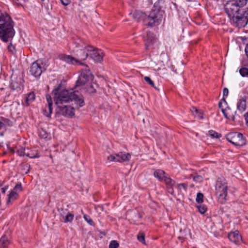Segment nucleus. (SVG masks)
Here are the masks:
<instances>
[{
  "label": "nucleus",
  "mask_w": 248,
  "mask_h": 248,
  "mask_svg": "<svg viewBox=\"0 0 248 248\" xmlns=\"http://www.w3.org/2000/svg\"><path fill=\"white\" fill-rule=\"evenodd\" d=\"M60 86L61 85L55 88L52 92L55 103L57 107L72 101H75V104L78 105V108L84 105V99L81 95L79 94L78 92L74 91L73 90L60 91Z\"/></svg>",
  "instance_id": "f257e3e1"
},
{
  "label": "nucleus",
  "mask_w": 248,
  "mask_h": 248,
  "mask_svg": "<svg viewBox=\"0 0 248 248\" xmlns=\"http://www.w3.org/2000/svg\"><path fill=\"white\" fill-rule=\"evenodd\" d=\"M164 13L159 6L155 5L148 16L140 11H136L133 14L132 16L137 22L142 20L147 26L153 27L160 23Z\"/></svg>",
  "instance_id": "f03ea898"
},
{
  "label": "nucleus",
  "mask_w": 248,
  "mask_h": 248,
  "mask_svg": "<svg viewBox=\"0 0 248 248\" xmlns=\"http://www.w3.org/2000/svg\"><path fill=\"white\" fill-rule=\"evenodd\" d=\"M231 21L238 28L244 27L248 23V7L239 12Z\"/></svg>",
  "instance_id": "7ed1b4c3"
},
{
  "label": "nucleus",
  "mask_w": 248,
  "mask_h": 248,
  "mask_svg": "<svg viewBox=\"0 0 248 248\" xmlns=\"http://www.w3.org/2000/svg\"><path fill=\"white\" fill-rule=\"evenodd\" d=\"M241 7L233 0H228L224 4V11L230 20L236 14H238V13L241 11Z\"/></svg>",
  "instance_id": "20e7f679"
},
{
  "label": "nucleus",
  "mask_w": 248,
  "mask_h": 248,
  "mask_svg": "<svg viewBox=\"0 0 248 248\" xmlns=\"http://www.w3.org/2000/svg\"><path fill=\"white\" fill-rule=\"evenodd\" d=\"M228 186L225 180L217 181L216 184V194L218 200L224 202L227 194Z\"/></svg>",
  "instance_id": "39448f33"
},
{
  "label": "nucleus",
  "mask_w": 248,
  "mask_h": 248,
  "mask_svg": "<svg viewBox=\"0 0 248 248\" xmlns=\"http://www.w3.org/2000/svg\"><path fill=\"white\" fill-rule=\"evenodd\" d=\"M227 140L235 146H241L246 144L243 135L238 132H232L226 135Z\"/></svg>",
  "instance_id": "423d86ee"
},
{
  "label": "nucleus",
  "mask_w": 248,
  "mask_h": 248,
  "mask_svg": "<svg viewBox=\"0 0 248 248\" xmlns=\"http://www.w3.org/2000/svg\"><path fill=\"white\" fill-rule=\"evenodd\" d=\"M85 50L89 52V56L95 62H100L103 60V52L101 50L94 48L92 46H85Z\"/></svg>",
  "instance_id": "0eeeda50"
},
{
  "label": "nucleus",
  "mask_w": 248,
  "mask_h": 248,
  "mask_svg": "<svg viewBox=\"0 0 248 248\" xmlns=\"http://www.w3.org/2000/svg\"><path fill=\"white\" fill-rule=\"evenodd\" d=\"M93 78V75L91 74L90 70L86 67L85 69L82 71L77 81L76 85L77 86H82L90 80H92Z\"/></svg>",
  "instance_id": "6e6552de"
},
{
  "label": "nucleus",
  "mask_w": 248,
  "mask_h": 248,
  "mask_svg": "<svg viewBox=\"0 0 248 248\" xmlns=\"http://www.w3.org/2000/svg\"><path fill=\"white\" fill-rule=\"evenodd\" d=\"M44 70H45V68L43 63L41 62V61L37 60L31 65L30 72L31 75L38 78L40 76Z\"/></svg>",
  "instance_id": "1a4fd4ad"
},
{
  "label": "nucleus",
  "mask_w": 248,
  "mask_h": 248,
  "mask_svg": "<svg viewBox=\"0 0 248 248\" xmlns=\"http://www.w3.org/2000/svg\"><path fill=\"white\" fill-rule=\"evenodd\" d=\"M131 157V155L129 153L125 152H120L118 154L111 155L108 157V160L109 162H124L129 161Z\"/></svg>",
  "instance_id": "9d476101"
},
{
  "label": "nucleus",
  "mask_w": 248,
  "mask_h": 248,
  "mask_svg": "<svg viewBox=\"0 0 248 248\" xmlns=\"http://www.w3.org/2000/svg\"><path fill=\"white\" fill-rule=\"evenodd\" d=\"M57 110V113L67 118H72L75 116L74 108L70 106H59Z\"/></svg>",
  "instance_id": "9b49d317"
},
{
  "label": "nucleus",
  "mask_w": 248,
  "mask_h": 248,
  "mask_svg": "<svg viewBox=\"0 0 248 248\" xmlns=\"http://www.w3.org/2000/svg\"><path fill=\"white\" fill-rule=\"evenodd\" d=\"M59 214L64 223L71 222L74 218V215L70 213L67 209L61 208L59 209Z\"/></svg>",
  "instance_id": "f8f14e48"
},
{
  "label": "nucleus",
  "mask_w": 248,
  "mask_h": 248,
  "mask_svg": "<svg viewBox=\"0 0 248 248\" xmlns=\"http://www.w3.org/2000/svg\"><path fill=\"white\" fill-rule=\"evenodd\" d=\"M47 104L43 109V114L47 117H50L52 112L53 102L51 96L49 94L46 95Z\"/></svg>",
  "instance_id": "ddd939ff"
},
{
  "label": "nucleus",
  "mask_w": 248,
  "mask_h": 248,
  "mask_svg": "<svg viewBox=\"0 0 248 248\" xmlns=\"http://www.w3.org/2000/svg\"><path fill=\"white\" fill-rule=\"evenodd\" d=\"M229 239L236 245H240L242 242V239L238 231L230 232L228 234Z\"/></svg>",
  "instance_id": "4468645a"
},
{
  "label": "nucleus",
  "mask_w": 248,
  "mask_h": 248,
  "mask_svg": "<svg viewBox=\"0 0 248 248\" xmlns=\"http://www.w3.org/2000/svg\"><path fill=\"white\" fill-rule=\"evenodd\" d=\"M222 112L226 118L232 121L235 120V116L236 115V111L234 109H232L228 108L225 110L222 109Z\"/></svg>",
  "instance_id": "2eb2a0df"
},
{
  "label": "nucleus",
  "mask_w": 248,
  "mask_h": 248,
  "mask_svg": "<svg viewBox=\"0 0 248 248\" xmlns=\"http://www.w3.org/2000/svg\"><path fill=\"white\" fill-rule=\"evenodd\" d=\"M146 49H148L150 44H153L156 41L154 34L151 32H147L146 36L144 38Z\"/></svg>",
  "instance_id": "dca6fc26"
},
{
  "label": "nucleus",
  "mask_w": 248,
  "mask_h": 248,
  "mask_svg": "<svg viewBox=\"0 0 248 248\" xmlns=\"http://www.w3.org/2000/svg\"><path fill=\"white\" fill-rule=\"evenodd\" d=\"M61 59L64 61L65 62L68 63H70V64H81L82 63L79 62V61L70 56V55H62L61 57Z\"/></svg>",
  "instance_id": "f3484780"
},
{
  "label": "nucleus",
  "mask_w": 248,
  "mask_h": 248,
  "mask_svg": "<svg viewBox=\"0 0 248 248\" xmlns=\"http://www.w3.org/2000/svg\"><path fill=\"white\" fill-rule=\"evenodd\" d=\"M166 174L165 172L161 170H156L154 173V176L160 181H163Z\"/></svg>",
  "instance_id": "a211bd4d"
},
{
  "label": "nucleus",
  "mask_w": 248,
  "mask_h": 248,
  "mask_svg": "<svg viewBox=\"0 0 248 248\" xmlns=\"http://www.w3.org/2000/svg\"><path fill=\"white\" fill-rule=\"evenodd\" d=\"M26 155L30 158H37L39 156L37 150H31L29 148L26 149Z\"/></svg>",
  "instance_id": "6ab92c4d"
},
{
  "label": "nucleus",
  "mask_w": 248,
  "mask_h": 248,
  "mask_svg": "<svg viewBox=\"0 0 248 248\" xmlns=\"http://www.w3.org/2000/svg\"><path fill=\"white\" fill-rule=\"evenodd\" d=\"M237 108L238 110L242 112L245 111L246 108V102L244 99H239L237 103Z\"/></svg>",
  "instance_id": "aec40b11"
},
{
  "label": "nucleus",
  "mask_w": 248,
  "mask_h": 248,
  "mask_svg": "<svg viewBox=\"0 0 248 248\" xmlns=\"http://www.w3.org/2000/svg\"><path fill=\"white\" fill-rule=\"evenodd\" d=\"M18 196L17 193L12 190L8 195V200L7 201V204H11L16 199Z\"/></svg>",
  "instance_id": "412c9836"
},
{
  "label": "nucleus",
  "mask_w": 248,
  "mask_h": 248,
  "mask_svg": "<svg viewBox=\"0 0 248 248\" xmlns=\"http://www.w3.org/2000/svg\"><path fill=\"white\" fill-rule=\"evenodd\" d=\"M35 98V95L34 93L31 92L29 93L26 97L25 103L27 106L29 105L32 103Z\"/></svg>",
  "instance_id": "4be33fe9"
},
{
  "label": "nucleus",
  "mask_w": 248,
  "mask_h": 248,
  "mask_svg": "<svg viewBox=\"0 0 248 248\" xmlns=\"http://www.w3.org/2000/svg\"><path fill=\"white\" fill-rule=\"evenodd\" d=\"M169 61V56L165 53H161L159 56V62L164 65V63H167Z\"/></svg>",
  "instance_id": "5701e85b"
},
{
  "label": "nucleus",
  "mask_w": 248,
  "mask_h": 248,
  "mask_svg": "<svg viewBox=\"0 0 248 248\" xmlns=\"http://www.w3.org/2000/svg\"><path fill=\"white\" fill-rule=\"evenodd\" d=\"M163 181L168 186H173L175 184L174 181L169 177L167 174L164 177Z\"/></svg>",
  "instance_id": "b1692460"
},
{
  "label": "nucleus",
  "mask_w": 248,
  "mask_h": 248,
  "mask_svg": "<svg viewBox=\"0 0 248 248\" xmlns=\"http://www.w3.org/2000/svg\"><path fill=\"white\" fill-rule=\"evenodd\" d=\"M9 241L6 237L3 236L0 239V247L4 248L9 245Z\"/></svg>",
  "instance_id": "393cba45"
},
{
  "label": "nucleus",
  "mask_w": 248,
  "mask_h": 248,
  "mask_svg": "<svg viewBox=\"0 0 248 248\" xmlns=\"http://www.w3.org/2000/svg\"><path fill=\"white\" fill-rule=\"evenodd\" d=\"M89 52L85 50V47L83 51H81L78 56L80 60H85L89 56Z\"/></svg>",
  "instance_id": "a878e982"
},
{
  "label": "nucleus",
  "mask_w": 248,
  "mask_h": 248,
  "mask_svg": "<svg viewBox=\"0 0 248 248\" xmlns=\"http://www.w3.org/2000/svg\"><path fill=\"white\" fill-rule=\"evenodd\" d=\"M19 82H16L15 80H11V86L13 89L16 90L20 88L21 79L19 78Z\"/></svg>",
  "instance_id": "bb28decb"
},
{
  "label": "nucleus",
  "mask_w": 248,
  "mask_h": 248,
  "mask_svg": "<svg viewBox=\"0 0 248 248\" xmlns=\"http://www.w3.org/2000/svg\"><path fill=\"white\" fill-rule=\"evenodd\" d=\"M30 165L28 164H23L21 165V173L27 174L30 170Z\"/></svg>",
  "instance_id": "cd10ccee"
},
{
  "label": "nucleus",
  "mask_w": 248,
  "mask_h": 248,
  "mask_svg": "<svg viewBox=\"0 0 248 248\" xmlns=\"http://www.w3.org/2000/svg\"><path fill=\"white\" fill-rule=\"evenodd\" d=\"M38 133L39 137L41 138L46 139L48 137L47 132L43 128H40L39 130Z\"/></svg>",
  "instance_id": "c85d7f7f"
},
{
  "label": "nucleus",
  "mask_w": 248,
  "mask_h": 248,
  "mask_svg": "<svg viewBox=\"0 0 248 248\" xmlns=\"http://www.w3.org/2000/svg\"><path fill=\"white\" fill-rule=\"evenodd\" d=\"M209 135L213 138H217L219 139L221 137V134L220 133H218L214 130H209Z\"/></svg>",
  "instance_id": "c756f323"
},
{
  "label": "nucleus",
  "mask_w": 248,
  "mask_h": 248,
  "mask_svg": "<svg viewBox=\"0 0 248 248\" xmlns=\"http://www.w3.org/2000/svg\"><path fill=\"white\" fill-rule=\"evenodd\" d=\"M239 73L243 77H248V68L242 67L239 70Z\"/></svg>",
  "instance_id": "7c9ffc66"
},
{
  "label": "nucleus",
  "mask_w": 248,
  "mask_h": 248,
  "mask_svg": "<svg viewBox=\"0 0 248 248\" xmlns=\"http://www.w3.org/2000/svg\"><path fill=\"white\" fill-rule=\"evenodd\" d=\"M26 149L23 147H19L17 150V153L20 156L26 155Z\"/></svg>",
  "instance_id": "2f4dec72"
},
{
  "label": "nucleus",
  "mask_w": 248,
  "mask_h": 248,
  "mask_svg": "<svg viewBox=\"0 0 248 248\" xmlns=\"http://www.w3.org/2000/svg\"><path fill=\"white\" fill-rule=\"evenodd\" d=\"M197 208L199 211L202 214H204L207 210V208L204 205H197Z\"/></svg>",
  "instance_id": "473e14b6"
},
{
  "label": "nucleus",
  "mask_w": 248,
  "mask_h": 248,
  "mask_svg": "<svg viewBox=\"0 0 248 248\" xmlns=\"http://www.w3.org/2000/svg\"><path fill=\"white\" fill-rule=\"evenodd\" d=\"M203 195L201 193H198L196 199V202L199 203H202L203 202Z\"/></svg>",
  "instance_id": "72a5a7b5"
},
{
  "label": "nucleus",
  "mask_w": 248,
  "mask_h": 248,
  "mask_svg": "<svg viewBox=\"0 0 248 248\" xmlns=\"http://www.w3.org/2000/svg\"><path fill=\"white\" fill-rule=\"evenodd\" d=\"M83 218L90 225H94V222L89 216L84 215Z\"/></svg>",
  "instance_id": "f704fd0d"
},
{
  "label": "nucleus",
  "mask_w": 248,
  "mask_h": 248,
  "mask_svg": "<svg viewBox=\"0 0 248 248\" xmlns=\"http://www.w3.org/2000/svg\"><path fill=\"white\" fill-rule=\"evenodd\" d=\"M144 79L145 81L146 82H147L149 84L151 85L152 87H155L156 90L159 91V89L155 86L154 82L151 80V79L149 77H145Z\"/></svg>",
  "instance_id": "c9c22d12"
},
{
  "label": "nucleus",
  "mask_w": 248,
  "mask_h": 248,
  "mask_svg": "<svg viewBox=\"0 0 248 248\" xmlns=\"http://www.w3.org/2000/svg\"><path fill=\"white\" fill-rule=\"evenodd\" d=\"M236 2L238 5L241 7L246 5L248 2V0H233Z\"/></svg>",
  "instance_id": "e433bc0d"
},
{
  "label": "nucleus",
  "mask_w": 248,
  "mask_h": 248,
  "mask_svg": "<svg viewBox=\"0 0 248 248\" xmlns=\"http://www.w3.org/2000/svg\"><path fill=\"white\" fill-rule=\"evenodd\" d=\"M119 245V243L117 241L113 240L110 242L109 245V248H118Z\"/></svg>",
  "instance_id": "4c0bfd02"
},
{
  "label": "nucleus",
  "mask_w": 248,
  "mask_h": 248,
  "mask_svg": "<svg viewBox=\"0 0 248 248\" xmlns=\"http://www.w3.org/2000/svg\"><path fill=\"white\" fill-rule=\"evenodd\" d=\"M138 240L142 242L143 244H145V238L144 235L142 233H140L138 235Z\"/></svg>",
  "instance_id": "58836bf2"
},
{
  "label": "nucleus",
  "mask_w": 248,
  "mask_h": 248,
  "mask_svg": "<svg viewBox=\"0 0 248 248\" xmlns=\"http://www.w3.org/2000/svg\"><path fill=\"white\" fill-rule=\"evenodd\" d=\"M87 92L89 93H93L95 92V90L92 85H90L87 89Z\"/></svg>",
  "instance_id": "ea45409f"
},
{
  "label": "nucleus",
  "mask_w": 248,
  "mask_h": 248,
  "mask_svg": "<svg viewBox=\"0 0 248 248\" xmlns=\"http://www.w3.org/2000/svg\"><path fill=\"white\" fill-rule=\"evenodd\" d=\"M190 111L193 115H196V113H199V110L195 107H193L190 108Z\"/></svg>",
  "instance_id": "a19ab883"
},
{
  "label": "nucleus",
  "mask_w": 248,
  "mask_h": 248,
  "mask_svg": "<svg viewBox=\"0 0 248 248\" xmlns=\"http://www.w3.org/2000/svg\"><path fill=\"white\" fill-rule=\"evenodd\" d=\"M177 187H178V189H181V188H183L185 190H186V189L187 187V185L184 183L180 184L177 185Z\"/></svg>",
  "instance_id": "79ce46f5"
},
{
  "label": "nucleus",
  "mask_w": 248,
  "mask_h": 248,
  "mask_svg": "<svg viewBox=\"0 0 248 248\" xmlns=\"http://www.w3.org/2000/svg\"><path fill=\"white\" fill-rule=\"evenodd\" d=\"M196 115H197V116L198 118H199L200 119H203V113H202V112L201 110H199V113H196Z\"/></svg>",
  "instance_id": "37998d69"
},
{
  "label": "nucleus",
  "mask_w": 248,
  "mask_h": 248,
  "mask_svg": "<svg viewBox=\"0 0 248 248\" xmlns=\"http://www.w3.org/2000/svg\"><path fill=\"white\" fill-rule=\"evenodd\" d=\"M229 93L228 89L227 88H224L223 90V96H227Z\"/></svg>",
  "instance_id": "c03bdc74"
},
{
  "label": "nucleus",
  "mask_w": 248,
  "mask_h": 248,
  "mask_svg": "<svg viewBox=\"0 0 248 248\" xmlns=\"http://www.w3.org/2000/svg\"><path fill=\"white\" fill-rule=\"evenodd\" d=\"M62 3L64 5H67L69 3V0H60Z\"/></svg>",
  "instance_id": "a18cd8bd"
},
{
  "label": "nucleus",
  "mask_w": 248,
  "mask_h": 248,
  "mask_svg": "<svg viewBox=\"0 0 248 248\" xmlns=\"http://www.w3.org/2000/svg\"><path fill=\"white\" fill-rule=\"evenodd\" d=\"M3 134L1 133L0 134V147H2L3 143V139L2 138Z\"/></svg>",
  "instance_id": "49530a36"
},
{
  "label": "nucleus",
  "mask_w": 248,
  "mask_h": 248,
  "mask_svg": "<svg viewBox=\"0 0 248 248\" xmlns=\"http://www.w3.org/2000/svg\"><path fill=\"white\" fill-rule=\"evenodd\" d=\"M172 186H169L168 188V192L170 193L171 194H173V189L172 187Z\"/></svg>",
  "instance_id": "de8ad7c7"
},
{
  "label": "nucleus",
  "mask_w": 248,
  "mask_h": 248,
  "mask_svg": "<svg viewBox=\"0 0 248 248\" xmlns=\"http://www.w3.org/2000/svg\"><path fill=\"white\" fill-rule=\"evenodd\" d=\"M202 177L201 176L198 175L194 177V180L195 181H201Z\"/></svg>",
  "instance_id": "09e8293b"
},
{
  "label": "nucleus",
  "mask_w": 248,
  "mask_h": 248,
  "mask_svg": "<svg viewBox=\"0 0 248 248\" xmlns=\"http://www.w3.org/2000/svg\"><path fill=\"white\" fill-rule=\"evenodd\" d=\"M245 120L246 121L247 125L248 126V112L245 114Z\"/></svg>",
  "instance_id": "8fccbe9b"
},
{
  "label": "nucleus",
  "mask_w": 248,
  "mask_h": 248,
  "mask_svg": "<svg viewBox=\"0 0 248 248\" xmlns=\"http://www.w3.org/2000/svg\"><path fill=\"white\" fill-rule=\"evenodd\" d=\"M5 126L4 123L0 120V129Z\"/></svg>",
  "instance_id": "3c124183"
},
{
  "label": "nucleus",
  "mask_w": 248,
  "mask_h": 248,
  "mask_svg": "<svg viewBox=\"0 0 248 248\" xmlns=\"http://www.w3.org/2000/svg\"><path fill=\"white\" fill-rule=\"evenodd\" d=\"M15 189H21V184H19V185H16L15 187Z\"/></svg>",
  "instance_id": "603ef678"
},
{
  "label": "nucleus",
  "mask_w": 248,
  "mask_h": 248,
  "mask_svg": "<svg viewBox=\"0 0 248 248\" xmlns=\"http://www.w3.org/2000/svg\"><path fill=\"white\" fill-rule=\"evenodd\" d=\"M245 51H246V54H247V56L248 58V44H247V45L246 46V48H245Z\"/></svg>",
  "instance_id": "864d4df0"
},
{
  "label": "nucleus",
  "mask_w": 248,
  "mask_h": 248,
  "mask_svg": "<svg viewBox=\"0 0 248 248\" xmlns=\"http://www.w3.org/2000/svg\"><path fill=\"white\" fill-rule=\"evenodd\" d=\"M11 48H14V46H12L11 44H10V45H9L8 47L9 50L12 51V50L11 49Z\"/></svg>",
  "instance_id": "5fc2aeb1"
},
{
  "label": "nucleus",
  "mask_w": 248,
  "mask_h": 248,
  "mask_svg": "<svg viewBox=\"0 0 248 248\" xmlns=\"http://www.w3.org/2000/svg\"><path fill=\"white\" fill-rule=\"evenodd\" d=\"M170 67L171 68L172 70H173V66L171 63H170Z\"/></svg>",
  "instance_id": "6e6d98bb"
},
{
  "label": "nucleus",
  "mask_w": 248,
  "mask_h": 248,
  "mask_svg": "<svg viewBox=\"0 0 248 248\" xmlns=\"http://www.w3.org/2000/svg\"><path fill=\"white\" fill-rule=\"evenodd\" d=\"M1 189H2V192L4 193V192H5V190H4V189L3 188H2Z\"/></svg>",
  "instance_id": "4d7b16f0"
},
{
  "label": "nucleus",
  "mask_w": 248,
  "mask_h": 248,
  "mask_svg": "<svg viewBox=\"0 0 248 248\" xmlns=\"http://www.w3.org/2000/svg\"><path fill=\"white\" fill-rule=\"evenodd\" d=\"M221 104V103H219V104H218V105H219V107H220Z\"/></svg>",
  "instance_id": "13d9d810"
},
{
  "label": "nucleus",
  "mask_w": 248,
  "mask_h": 248,
  "mask_svg": "<svg viewBox=\"0 0 248 248\" xmlns=\"http://www.w3.org/2000/svg\"><path fill=\"white\" fill-rule=\"evenodd\" d=\"M41 1H44V0H41Z\"/></svg>",
  "instance_id": "bf43d9fd"
}]
</instances>
